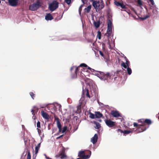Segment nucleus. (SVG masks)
<instances>
[{"mask_svg":"<svg viewBox=\"0 0 159 159\" xmlns=\"http://www.w3.org/2000/svg\"><path fill=\"white\" fill-rule=\"evenodd\" d=\"M92 5L96 11H99L104 7V3L102 0L100 2L99 1H93Z\"/></svg>","mask_w":159,"mask_h":159,"instance_id":"obj_1","label":"nucleus"},{"mask_svg":"<svg viewBox=\"0 0 159 159\" xmlns=\"http://www.w3.org/2000/svg\"><path fill=\"white\" fill-rule=\"evenodd\" d=\"M75 67V66L72 67L70 68V70H72L74 69V68ZM80 67H84L86 68L88 70H90L92 69L90 67L88 66L85 63H82L78 67H75V74H74L72 76V77L73 78H77V73L78 71L80 70Z\"/></svg>","mask_w":159,"mask_h":159,"instance_id":"obj_2","label":"nucleus"},{"mask_svg":"<svg viewBox=\"0 0 159 159\" xmlns=\"http://www.w3.org/2000/svg\"><path fill=\"white\" fill-rule=\"evenodd\" d=\"M91 153V152L90 151H88L87 153V154L85 155V153L84 151H81L79 152L78 156L82 159H87L90 157Z\"/></svg>","mask_w":159,"mask_h":159,"instance_id":"obj_3","label":"nucleus"},{"mask_svg":"<svg viewBox=\"0 0 159 159\" xmlns=\"http://www.w3.org/2000/svg\"><path fill=\"white\" fill-rule=\"evenodd\" d=\"M133 125L137 128L136 131L137 133L141 132L146 130L145 126L138 124L137 123L134 122L133 123Z\"/></svg>","mask_w":159,"mask_h":159,"instance_id":"obj_4","label":"nucleus"},{"mask_svg":"<svg viewBox=\"0 0 159 159\" xmlns=\"http://www.w3.org/2000/svg\"><path fill=\"white\" fill-rule=\"evenodd\" d=\"M41 6L39 1H37L35 3L30 5L29 6V9L31 11H34L37 10Z\"/></svg>","mask_w":159,"mask_h":159,"instance_id":"obj_5","label":"nucleus"},{"mask_svg":"<svg viewBox=\"0 0 159 159\" xmlns=\"http://www.w3.org/2000/svg\"><path fill=\"white\" fill-rule=\"evenodd\" d=\"M57 157H60L61 159L66 158L67 156L65 153V150L64 147H63L59 152V153L56 155Z\"/></svg>","mask_w":159,"mask_h":159,"instance_id":"obj_6","label":"nucleus"},{"mask_svg":"<svg viewBox=\"0 0 159 159\" xmlns=\"http://www.w3.org/2000/svg\"><path fill=\"white\" fill-rule=\"evenodd\" d=\"M58 3L56 1H53L49 5V8L52 11H53L58 8Z\"/></svg>","mask_w":159,"mask_h":159,"instance_id":"obj_7","label":"nucleus"},{"mask_svg":"<svg viewBox=\"0 0 159 159\" xmlns=\"http://www.w3.org/2000/svg\"><path fill=\"white\" fill-rule=\"evenodd\" d=\"M100 74L101 75V78L104 80H108L111 78L112 75L109 73L105 74L103 72H101Z\"/></svg>","mask_w":159,"mask_h":159,"instance_id":"obj_8","label":"nucleus"},{"mask_svg":"<svg viewBox=\"0 0 159 159\" xmlns=\"http://www.w3.org/2000/svg\"><path fill=\"white\" fill-rule=\"evenodd\" d=\"M105 122L106 125L109 127L111 128L116 126V122L110 119L106 120Z\"/></svg>","mask_w":159,"mask_h":159,"instance_id":"obj_9","label":"nucleus"},{"mask_svg":"<svg viewBox=\"0 0 159 159\" xmlns=\"http://www.w3.org/2000/svg\"><path fill=\"white\" fill-rule=\"evenodd\" d=\"M19 0H8L9 5L15 7L17 5Z\"/></svg>","mask_w":159,"mask_h":159,"instance_id":"obj_10","label":"nucleus"},{"mask_svg":"<svg viewBox=\"0 0 159 159\" xmlns=\"http://www.w3.org/2000/svg\"><path fill=\"white\" fill-rule=\"evenodd\" d=\"M111 115L114 117H121V116L119 112L113 110L111 111Z\"/></svg>","mask_w":159,"mask_h":159,"instance_id":"obj_11","label":"nucleus"},{"mask_svg":"<svg viewBox=\"0 0 159 159\" xmlns=\"http://www.w3.org/2000/svg\"><path fill=\"white\" fill-rule=\"evenodd\" d=\"M107 31H112V22L111 20L108 19L107 21Z\"/></svg>","mask_w":159,"mask_h":159,"instance_id":"obj_12","label":"nucleus"},{"mask_svg":"<svg viewBox=\"0 0 159 159\" xmlns=\"http://www.w3.org/2000/svg\"><path fill=\"white\" fill-rule=\"evenodd\" d=\"M98 139V136L97 134H95L94 136L91 139V142L93 144H95L97 142Z\"/></svg>","mask_w":159,"mask_h":159,"instance_id":"obj_13","label":"nucleus"},{"mask_svg":"<svg viewBox=\"0 0 159 159\" xmlns=\"http://www.w3.org/2000/svg\"><path fill=\"white\" fill-rule=\"evenodd\" d=\"M41 113L42 116L43 118L46 119H49V116L46 112L44 111H41Z\"/></svg>","mask_w":159,"mask_h":159,"instance_id":"obj_14","label":"nucleus"},{"mask_svg":"<svg viewBox=\"0 0 159 159\" xmlns=\"http://www.w3.org/2000/svg\"><path fill=\"white\" fill-rule=\"evenodd\" d=\"M83 94L84 95H86V97H88L90 98V96L89 94V90L88 89H85L84 90L83 89Z\"/></svg>","mask_w":159,"mask_h":159,"instance_id":"obj_15","label":"nucleus"},{"mask_svg":"<svg viewBox=\"0 0 159 159\" xmlns=\"http://www.w3.org/2000/svg\"><path fill=\"white\" fill-rule=\"evenodd\" d=\"M45 19L47 20H51L53 19V17L50 13H48L45 16Z\"/></svg>","mask_w":159,"mask_h":159,"instance_id":"obj_16","label":"nucleus"},{"mask_svg":"<svg viewBox=\"0 0 159 159\" xmlns=\"http://www.w3.org/2000/svg\"><path fill=\"white\" fill-rule=\"evenodd\" d=\"M95 113L96 118H100L103 116L102 114L99 111H96Z\"/></svg>","mask_w":159,"mask_h":159,"instance_id":"obj_17","label":"nucleus"},{"mask_svg":"<svg viewBox=\"0 0 159 159\" xmlns=\"http://www.w3.org/2000/svg\"><path fill=\"white\" fill-rule=\"evenodd\" d=\"M55 118V120L57 121V127L58 128H61V125L59 118L58 117Z\"/></svg>","mask_w":159,"mask_h":159,"instance_id":"obj_18","label":"nucleus"},{"mask_svg":"<svg viewBox=\"0 0 159 159\" xmlns=\"http://www.w3.org/2000/svg\"><path fill=\"white\" fill-rule=\"evenodd\" d=\"M77 74L79 75H80L82 78H84L85 77V74L83 72H82V71H80V70L78 71V72L77 73Z\"/></svg>","mask_w":159,"mask_h":159,"instance_id":"obj_19","label":"nucleus"},{"mask_svg":"<svg viewBox=\"0 0 159 159\" xmlns=\"http://www.w3.org/2000/svg\"><path fill=\"white\" fill-rule=\"evenodd\" d=\"M39 109L36 107H34L31 110V112H32V114L34 113L36 114L37 112L38 111Z\"/></svg>","mask_w":159,"mask_h":159,"instance_id":"obj_20","label":"nucleus"},{"mask_svg":"<svg viewBox=\"0 0 159 159\" xmlns=\"http://www.w3.org/2000/svg\"><path fill=\"white\" fill-rule=\"evenodd\" d=\"M40 145V143L38 144L35 148V153L37 154L38 152Z\"/></svg>","mask_w":159,"mask_h":159,"instance_id":"obj_21","label":"nucleus"},{"mask_svg":"<svg viewBox=\"0 0 159 159\" xmlns=\"http://www.w3.org/2000/svg\"><path fill=\"white\" fill-rule=\"evenodd\" d=\"M93 123L96 125L95 128L97 129H99L101 127L100 124L98 122L96 121H94Z\"/></svg>","mask_w":159,"mask_h":159,"instance_id":"obj_22","label":"nucleus"},{"mask_svg":"<svg viewBox=\"0 0 159 159\" xmlns=\"http://www.w3.org/2000/svg\"><path fill=\"white\" fill-rule=\"evenodd\" d=\"M132 133V131L128 130H125L123 131V133L124 135H125L126 134H128L130 133Z\"/></svg>","mask_w":159,"mask_h":159,"instance_id":"obj_23","label":"nucleus"},{"mask_svg":"<svg viewBox=\"0 0 159 159\" xmlns=\"http://www.w3.org/2000/svg\"><path fill=\"white\" fill-rule=\"evenodd\" d=\"M145 122V124H148V125H150L152 123V122L150 119H146L145 120H144Z\"/></svg>","mask_w":159,"mask_h":159,"instance_id":"obj_24","label":"nucleus"},{"mask_svg":"<svg viewBox=\"0 0 159 159\" xmlns=\"http://www.w3.org/2000/svg\"><path fill=\"white\" fill-rule=\"evenodd\" d=\"M91 6L89 5V6L87 8H85V11L86 12L89 13L91 9Z\"/></svg>","mask_w":159,"mask_h":159,"instance_id":"obj_25","label":"nucleus"},{"mask_svg":"<svg viewBox=\"0 0 159 159\" xmlns=\"http://www.w3.org/2000/svg\"><path fill=\"white\" fill-rule=\"evenodd\" d=\"M81 106H78L77 107V110L76 111V112L77 113L80 114L81 112Z\"/></svg>","mask_w":159,"mask_h":159,"instance_id":"obj_26","label":"nucleus"},{"mask_svg":"<svg viewBox=\"0 0 159 159\" xmlns=\"http://www.w3.org/2000/svg\"><path fill=\"white\" fill-rule=\"evenodd\" d=\"M144 120H145L144 119H141L139 120L138 121L139 122L142 123L141 124H140V125L145 126Z\"/></svg>","mask_w":159,"mask_h":159,"instance_id":"obj_27","label":"nucleus"},{"mask_svg":"<svg viewBox=\"0 0 159 159\" xmlns=\"http://www.w3.org/2000/svg\"><path fill=\"white\" fill-rule=\"evenodd\" d=\"M94 26L97 28L99 27L100 26V23L99 21L94 22Z\"/></svg>","mask_w":159,"mask_h":159,"instance_id":"obj_28","label":"nucleus"},{"mask_svg":"<svg viewBox=\"0 0 159 159\" xmlns=\"http://www.w3.org/2000/svg\"><path fill=\"white\" fill-rule=\"evenodd\" d=\"M89 117L91 119H94L95 118V114H93L92 113H89Z\"/></svg>","mask_w":159,"mask_h":159,"instance_id":"obj_29","label":"nucleus"},{"mask_svg":"<svg viewBox=\"0 0 159 159\" xmlns=\"http://www.w3.org/2000/svg\"><path fill=\"white\" fill-rule=\"evenodd\" d=\"M80 71H82V72L84 73L85 72H88V70H87L86 68H82L81 69L80 68Z\"/></svg>","mask_w":159,"mask_h":159,"instance_id":"obj_30","label":"nucleus"},{"mask_svg":"<svg viewBox=\"0 0 159 159\" xmlns=\"http://www.w3.org/2000/svg\"><path fill=\"white\" fill-rule=\"evenodd\" d=\"M127 71L128 75H130L132 73V70L129 67L127 68Z\"/></svg>","mask_w":159,"mask_h":159,"instance_id":"obj_31","label":"nucleus"},{"mask_svg":"<svg viewBox=\"0 0 159 159\" xmlns=\"http://www.w3.org/2000/svg\"><path fill=\"white\" fill-rule=\"evenodd\" d=\"M30 94L32 98L33 99H34L35 97V94L33 92H30Z\"/></svg>","mask_w":159,"mask_h":159,"instance_id":"obj_32","label":"nucleus"},{"mask_svg":"<svg viewBox=\"0 0 159 159\" xmlns=\"http://www.w3.org/2000/svg\"><path fill=\"white\" fill-rule=\"evenodd\" d=\"M101 34L100 31L98 32L97 37L98 39H101Z\"/></svg>","mask_w":159,"mask_h":159,"instance_id":"obj_33","label":"nucleus"},{"mask_svg":"<svg viewBox=\"0 0 159 159\" xmlns=\"http://www.w3.org/2000/svg\"><path fill=\"white\" fill-rule=\"evenodd\" d=\"M121 66L125 69L127 68V66L125 64V63H124V62H123L121 63Z\"/></svg>","mask_w":159,"mask_h":159,"instance_id":"obj_34","label":"nucleus"},{"mask_svg":"<svg viewBox=\"0 0 159 159\" xmlns=\"http://www.w3.org/2000/svg\"><path fill=\"white\" fill-rule=\"evenodd\" d=\"M126 61L125 63V64L127 66V67H129V66L130 65V62L128 60L127 58L126 57Z\"/></svg>","mask_w":159,"mask_h":159,"instance_id":"obj_35","label":"nucleus"},{"mask_svg":"<svg viewBox=\"0 0 159 159\" xmlns=\"http://www.w3.org/2000/svg\"><path fill=\"white\" fill-rule=\"evenodd\" d=\"M67 127L66 126H65L63 128V129L62 130V133H64L67 130Z\"/></svg>","mask_w":159,"mask_h":159,"instance_id":"obj_36","label":"nucleus"},{"mask_svg":"<svg viewBox=\"0 0 159 159\" xmlns=\"http://www.w3.org/2000/svg\"><path fill=\"white\" fill-rule=\"evenodd\" d=\"M27 159H31V155L30 151H29L27 154Z\"/></svg>","mask_w":159,"mask_h":159,"instance_id":"obj_37","label":"nucleus"},{"mask_svg":"<svg viewBox=\"0 0 159 159\" xmlns=\"http://www.w3.org/2000/svg\"><path fill=\"white\" fill-rule=\"evenodd\" d=\"M65 2L68 5L70 4L71 2V0H65Z\"/></svg>","mask_w":159,"mask_h":159,"instance_id":"obj_38","label":"nucleus"},{"mask_svg":"<svg viewBox=\"0 0 159 159\" xmlns=\"http://www.w3.org/2000/svg\"><path fill=\"white\" fill-rule=\"evenodd\" d=\"M137 2L138 4L140 5H142V0H138Z\"/></svg>","mask_w":159,"mask_h":159,"instance_id":"obj_39","label":"nucleus"},{"mask_svg":"<svg viewBox=\"0 0 159 159\" xmlns=\"http://www.w3.org/2000/svg\"><path fill=\"white\" fill-rule=\"evenodd\" d=\"M120 7H121V8L123 9H125L126 8V7L125 6V5H124L123 3H121Z\"/></svg>","mask_w":159,"mask_h":159,"instance_id":"obj_40","label":"nucleus"},{"mask_svg":"<svg viewBox=\"0 0 159 159\" xmlns=\"http://www.w3.org/2000/svg\"><path fill=\"white\" fill-rule=\"evenodd\" d=\"M83 6V5H81L79 7V11L80 14H81V12L82 11V8Z\"/></svg>","mask_w":159,"mask_h":159,"instance_id":"obj_41","label":"nucleus"},{"mask_svg":"<svg viewBox=\"0 0 159 159\" xmlns=\"http://www.w3.org/2000/svg\"><path fill=\"white\" fill-rule=\"evenodd\" d=\"M37 126L38 128H40V123L39 121H38L37 123Z\"/></svg>","mask_w":159,"mask_h":159,"instance_id":"obj_42","label":"nucleus"},{"mask_svg":"<svg viewBox=\"0 0 159 159\" xmlns=\"http://www.w3.org/2000/svg\"><path fill=\"white\" fill-rule=\"evenodd\" d=\"M107 32L108 34V36L109 37L111 35L112 31H107Z\"/></svg>","mask_w":159,"mask_h":159,"instance_id":"obj_43","label":"nucleus"},{"mask_svg":"<svg viewBox=\"0 0 159 159\" xmlns=\"http://www.w3.org/2000/svg\"><path fill=\"white\" fill-rule=\"evenodd\" d=\"M121 3H120V2H115V4L117 6H120Z\"/></svg>","mask_w":159,"mask_h":159,"instance_id":"obj_44","label":"nucleus"},{"mask_svg":"<svg viewBox=\"0 0 159 159\" xmlns=\"http://www.w3.org/2000/svg\"><path fill=\"white\" fill-rule=\"evenodd\" d=\"M82 100H81V99H80V100H79V105L78 106H81V105H82Z\"/></svg>","mask_w":159,"mask_h":159,"instance_id":"obj_45","label":"nucleus"},{"mask_svg":"<svg viewBox=\"0 0 159 159\" xmlns=\"http://www.w3.org/2000/svg\"><path fill=\"white\" fill-rule=\"evenodd\" d=\"M99 52L100 54L102 57H104V55L103 53L101 51H99Z\"/></svg>","mask_w":159,"mask_h":159,"instance_id":"obj_46","label":"nucleus"},{"mask_svg":"<svg viewBox=\"0 0 159 159\" xmlns=\"http://www.w3.org/2000/svg\"><path fill=\"white\" fill-rule=\"evenodd\" d=\"M116 131L118 132H120L121 133H123V131L120 129H118L116 130Z\"/></svg>","mask_w":159,"mask_h":159,"instance_id":"obj_47","label":"nucleus"},{"mask_svg":"<svg viewBox=\"0 0 159 159\" xmlns=\"http://www.w3.org/2000/svg\"><path fill=\"white\" fill-rule=\"evenodd\" d=\"M149 17V16L147 15L146 17H144L143 18H141V19L142 20H145L146 19H147Z\"/></svg>","mask_w":159,"mask_h":159,"instance_id":"obj_48","label":"nucleus"},{"mask_svg":"<svg viewBox=\"0 0 159 159\" xmlns=\"http://www.w3.org/2000/svg\"><path fill=\"white\" fill-rule=\"evenodd\" d=\"M149 1L151 2V4L152 5H154V2L153 0H148Z\"/></svg>","mask_w":159,"mask_h":159,"instance_id":"obj_49","label":"nucleus"},{"mask_svg":"<svg viewBox=\"0 0 159 159\" xmlns=\"http://www.w3.org/2000/svg\"><path fill=\"white\" fill-rule=\"evenodd\" d=\"M32 115H33V116H32V118L35 120L36 118V116H35V113H34V114H32Z\"/></svg>","mask_w":159,"mask_h":159,"instance_id":"obj_50","label":"nucleus"},{"mask_svg":"<svg viewBox=\"0 0 159 159\" xmlns=\"http://www.w3.org/2000/svg\"><path fill=\"white\" fill-rule=\"evenodd\" d=\"M63 136V135H61L59 136V137H57L56 139H60Z\"/></svg>","mask_w":159,"mask_h":159,"instance_id":"obj_51","label":"nucleus"},{"mask_svg":"<svg viewBox=\"0 0 159 159\" xmlns=\"http://www.w3.org/2000/svg\"><path fill=\"white\" fill-rule=\"evenodd\" d=\"M58 129H59V133L62 132V129H61V128H58Z\"/></svg>","mask_w":159,"mask_h":159,"instance_id":"obj_52","label":"nucleus"},{"mask_svg":"<svg viewBox=\"0 0 159 159\" xmlns=\"http://www.w3.org/2000/svg\"><path fill=\"white\" fill-rule=\"evenodd\" d=\"M92 72H94V71H95V70L92 69H91V70H90Z\"/></svg>","mask_w":159,"mask_h":159,"instance_id":"obj_53","label":"nucleus"},{"mask_svg":"<svg viewBox=\"0 0 159 159\" xmlns=\"http://www.w3.org/2000/svg\"><path fill=\"white\" fill-rule=\"evenodd\" d=\"M98 121H100V122H101V121H102L101 120H100H100H98Z\"/></svg>","mask_w":159,"mask_h":159,"instance_id":"obj_54","label":"nucleus"},{"mask_svg":"<svg viewBox=\"0 0 159 159\" xmlns=\"http://www.w3.org/2000/svg\"><path fill=\"white\" fill-rule=\"evenodd\" d=\"M37 129H38V132H39V130H39V129L38 128H37Z\"/></svg>","mask_w":159,"mask_h":159,"instance_id":"obj_55","label":"nucleus"},{"mask_svg":"<svg viewBox=\"0 0 159 159\" xmlns=\"http://www.w3.org/2000/svg\"><path fill=\"white\" fill-rule=\"evenodd\" d=\"M1 3V0H0V4Z\"/></svg>","mask_w":159,"mask_h":159,"instance_id":"obj_56","label":"nucleus"},{"mask_svg":"<svg viewBox=\"0 0 159 159\" xmlns=\"http://www.w3.org/2000/svg\"><path fill=\"white\" fill-rule=\"evenodd\" d=\"M91 1H94V0H91Z\"/></svg>","mask_w":159,"mask_h":159,"instance_id":"obj_57","label":"nucleus"},{"mask_svg":"<svg viewBox=\"0 0 159 159\" xmlns=\"http://www.w3.org/2000/svg\"><path fill=\"white\" fill-rule=\"evenodd\" d=\"M158 119H159V116L158 117Z\"/></svg>","mask_w":159,"mask_h":159,"instance_id":"obj_58","label":"nucleus"}]
</instances>
